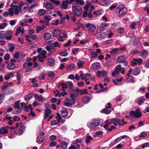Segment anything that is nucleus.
Wrapping results in <instances>:
<instances>
[{
    "mask_svg": "<svg viewBox=\"0 0 149 149\" xmlns=\"http://www.w3.org/2000/svg\"><path fill=\"white\" fill-rule=\"evenodd\" d=\"M87 30L90 33H93L95 30L96 26L93 24L90 23H87L85 25Z\"/></svg>",
    "mask_w": 149,
    "mask_h": 149,
    "instance_id": "nucleus-8",
    "label": "nucleus"
},
{
    "mask_svg": "<svg viewBox=\"0 0 149 149\" xmlns=\"http://www.w3.org/2000/svg\"><path fill=\"white\" fill-rule=\"evenodd\" d=\"M110 125V122L108 120H107L105 121V125L104 126V127L106 130H108L109 128H108V125Z\"/></svg>",
    "mask_w": 149,
    "mask_h": 149,
    "instance_id": "nucleus-50",
    "label": "nucleus"
},
{
    "mask_svg": "<svg viewBox=\"0 0 149 149\" xmlns=\"http://www.w3.org/2000/svg\"><path fill=\"white\" fill-rule=\"evenodd\" d=\"M46 13V11L43 9L39 10L38 12V14L40 16H42L44 15Z\"/></svg>",
    "mask_w": 149,
    "mask_h": 149,
    "instance_id": "nucleus-36",
    "label": "nucleus"
},
{
    "mask_svg": "<svg viewBox=\"0 0 149 149\" xmlns=\"http://www.w3.org/2000/svg\"><path fill=\"white\" fill-rule=\"evenodd\" d=\"M72 10L76 15H80L82 13V10L80 6L78 4H73L72 6Z\"/></svg>",
    "mask_w": 149,
    "mask_h": 149,
    "instance_id": "nucleus-3",
    "label": "nucleus"
},
{
    "mask_svg": "<svg viewBox=\"0 0 149 149\" xmlns=\"http://www.w3.org/2000/svg\"><path fill=\"white\" fill-rule=\"evenodd\" d=\"M108 74L107 71L104 70L98 71L96 73L97 76L98 77H106L107 76Z\"/></svg>",
    "mask_w": 149,
    "mask_h": 149,
    "instance_id": "nucleus-12",
    "label": "nucleus"
},
{
    "mask_svg": "<svg viewBox=\"0 0 149 149\" xmlns=\"http://www.w3.org/2000/svg\"><path fill=\"white\" fill-rule=\"evenodd\" d=\"M32 94L29 93L25 97L24 99L26 101H29L32 98Z\"/></svg>",
    "mask_w": 149,
    "mask_h": 149,
    "instance_id": "nucleus-42",
    "label": "nucleus"
},
{
    "mask_svg": "<svg viewBox=\"0 0 149 149\" xmlns=\"http://www.w3.org/2000/svg\"><path fill=\"white\" fill-rule=\"evenodd\" d=\"M100 123L99 120H95L91 123H88L87 125L90 128H94L98 126Z\"/></svg>",
    "mask_w": 149,
    "mask_h": 149,
    "instance_id": "nucleus-11",
    "label": "nucleus"
},
{
    "mask_svg": "<svg viewBox=\"0 0 149 149\" xmlns=\"http://www.w3.org/2000/svg\"><path fill=\"white\" fill-rule=\"evenodd\" d=\"M26 4L25 3H24L23 1H20L18 5L14 6L13 7L15 14L17 15L19 14V12L22 14L24 13L27 10L28 7L27 6H24L22 8V7Z\"/></svg>",
    "mask_w": 149,
    "mask_h": 149,
    "instance_id": "nucleus-1",
    "label": "nucleus"
},
{
    "mask_svg": "<svg viewBox=\"0 0 149 149\" xmlns=\"http://www.w3.org/2000/svg\"><path fill=\"white\" fill-rule=\"evenodd\" d=\"M107 36V34L106 32H102L101 33L100 35V37L102 39L105 38Z\"/></svg>",
    "mask_w": 149,
    "mask_h": 149,
    "instance_id": "nucleus-49",
    "label": "nucleus"
},
{
    "mask_svg": "<svg viewBox=\"0 0 149 149\" xmlns=\"http://www.w3.org/2000/svg\"><path fill=\"white\" fill-rule=\"evenodd\" d=\"M100 67V64L98 62L94 63L92 65V68L96 69Z\"/></svg>",
    "mask_w": 149,
    "mask_h": 149,
    "instance_id": "nucleus-33",
    "label": "nucleus"
},
{
    "mask_svg": "<svg viewBox=\"0 0 149 149\" xmlns=\"http://www.w3.org/2000/svg\"><path fill=\"white\" fill-rule=\"evenodd\" d=\"M75 65L72 64L68 66L66 68V69L68 70H70L71 69L74 68L75 67Z\"/></svg>",
    "mask_w": 149,
    "mask_h": 149,
    "instance_id": "nucleus-55",
    "label": "nucleus"
},
{
    "mask_svg": "<svg viewBox=\"0 0 149 149\" xmlns=\"http://www.w3.org/2000/svg\"><path fill=\"white\" fill-rule=\"evenodd\" d=\"M111 3V0H103L100 2V4L103 6H108Z\"/></svg>",
    "mask_w": 149,
    "mask_h": 149,
    "instance_id": "nucleus-17",
    "label": "nucleus"
},
{
    "mask_svg": "<svg viewBox=\"0 0 149 149\" xmlns=\"http://www.w3.org/2000/svg\"><path fill=\"white\" fill-rule=\"evenodd\" d=\"M21 106L22 107V108L23 109V108H24L25 110L27 111H28V109H28L27 107V106L26 105V104L24 103H22L21 104Z\"/></svg>",
    "mask_w": 149,
    "mask_h": 149,
    "instance_id": "nucleus-53",
    "label": "nucleus"
},
{
    "mask_svg": "<svg viewBox=\"0 0 149 149\" xmlns=\"http://www.w3.org/2000/svg\"><path fill=\"white\" fill-rule=\"evenodd\" d=\"M61 33V31L60 30L57 29L54 30L52 34L54 36L56 37L60 35Z\"/></svg>",
    "mask_w": 149,
    "mask_h": 149,
    "instance_id": "nucleus-22",
    "label": "nucleus"
},
{
    "mask_svg": "<svg viewBox=\"0 0 149 149\" xmlns=\"http://www.w3.org/2000/svg\"><path fill=\"white\" fill-rule=\"evenodd\" d=\"M109 25V23L102 22L98 26L97 29L100 31L104 30L105 28L108 26Z\"/></svg>",
    "mask_w": 149,
    "mask_h": 149,
    "instance_id": "nucleus-13",
    "label": "nucleus"
},
{
    "mask_svg": "<svg viewBox=\"0 0 149 149\" xmlns=\"http://www.w3.org/2000/svg\"><path fill=\"white\" fill-rule=\"evenodd\" d=\"M46 28V26H45L44 25H43L42 26H38L36 27V32L37 33H38L40 31H41L42 30H43Z\"/></svg>",
    "mask_w": 149,
    "mask_h": 149,
    "instance_id": "nucleus-28",
    "label": "nucleus"
},
{
    "mask_svg": "<svg viewBox=\"0 0 149 149\" xmlns=\"http://www.w3.org/2000/svg\"><path fill=\"white\" fill-rule=\"evenodd\" d=\"M69 4L67 0H65L63 1L60 6L61 8L63 10H65L68 8V4Z\"/></svg>",
    "mask_w": 149,
    "mask_h": 149,
    "instance_id": "nucleus-19",
    "label": "nucleus"
},
{
    "mask_svg": "<svg viewBox=\"0 0 149 149\" xmlns=\"http://www.w3.org/2000/svg\"><path fill=\"white\" fill-rule=\"evenodd\" d=\"M146 100L145 98L143 97H141L139 98L138 103L139 105H141Z\"/></svg>",
    "mask_w": 149,
    "mask_h": 149,
    "instance_id": "nucleus-41",
    "label": "nucleus"
},
{
    "mask_svg": "<svg viewBox=\"0 0 149 149\" xmlns=\"http://www.w3.org/2000/svg\"><path fill=\"white\" fill-rule=\"evenodd\" d=\"M33 65V63L31 62H25L23 64V66L24 68H25L27 67H31Z\"/></svg>",
    "mask_w": 149,
    "mask_h": 149,
    "instance_id": "nucleus-40",
    "label": "nucleus"
},
{
    "mask_svg": "<svg viewBox=\"0 0 149 149\" xmlns=\"http://www.w3.org/2000/svg\"><path fill=\"white\" fill-rule=\"evenodd\" d=\"M51 36V34L49 33H45L43 35V38L45 40L49 39Z\"/></svg>",
    "mask_w": 149,
    "mask_h": 149,
    "instance_id": "nucleus-30",
    "label": "nucleus"
},
{
    "mask_svg": "<svg viewBox=\"0 0 149 149\" xmlns=\"http://www.w3.org/2000/svg\"><path fill=\"white\" fill-rule=\"evenodd\" d=\"M43 6L47 10L53 8V6L52 4L48 2L44 3L43 4Z\"/></svg>",
    "mask_w": 149,
    "mask_h": 149,
    "instance_id": "nucleus-23",
    "label": "nucleus"
},
{
    "mask_svg": "<svg viewBox=\"0 0 149 149\" xmlns=\"http://www.w3.org/2000/svg\"><path fill=\"white\" fill-rule=\"evenodd\" d=\"M21 103H20L19 101H17L15 103L13 106V107L14 108L18 109V110L16 111V113H14L13 112V113L15 114H19L21 113V111L23 110L22 107L21 106Z\"/></svg>",
    "mask_w": 149,
    "mask_h": 149,
    "instance_id": "nucleus-5",
    "label": "nucleus"
},
{
    "mask_svg": "<svg viewBox=\"0 0 149 149\" xmlns=\"http://www.w3.org/2000/svg\"><path fill=\"white\" fill-rule=\"evenodd\" d=\"M90 76V74L89 73H86V74H80V77L81 79L83 80L88 77Z\"/></svg>",
    "mask_w": 149,
    "mask_h": 149,
    "instance_id": "nucleus-26",
    "label": "nucleus"
},
{
    "mask_svg": "<svg viewBox=\"0 0 149 149\" xmlns=\"http://www.w3.org/2000/svg\"><path fill=\"white\" fill-rule=\"evenodd\" d=\"M56 118L57 120L58 123L59 124L61 119V117L60 115L59 114L57 113V116L56 117Z\"/></svg>",
    "mask_w": 149,
    "mask_h": 149,
    "instance_id": "nucleus-58",
    "label": "nucleus"
},
{
    "mask_svg": "<svg viewBox=\"0 0 149 149\" xmlns=\"http://www.w3.org/2000/svg\"><path fill=\"white\" fill-rule=\"evenodd\" d=\"M147 136V133L144 132H141L139 135V138H144Z\"/></svg>",
    "mask_w": 149,
    "mask_h": 149,
    "instance_id": "nucleus-61",
    "label": "nucleus"
},
{
    "mask_svg": "<svg viewBox=\"0 0 149 149\" xmlns=\"http://www.w3.org/2000/svg\"><path fill=\"white\" fill-rule=\"evenodd\" d=\"M90 50L91 51V57L92 58H94L97 56V55L96 52L93 51L92 49Z\"/></svg>",
    "mask_w": 149,
    "mask_h": 149,
    "instance_id": "nucleus-32",
    "label": "nucleus"
},
{
    "mask_svg": "<svg viewBox=\"0 0 149 149\" xmlns=\"http://www.w3.org/2000/svg\"><path fill=\"white\" fill-rule=\"evenodd\" d=\"M9 127L7 126L0 128V135L1 134H6L8 132V130Z\"/></svg>",
    "mask_w": 149,
    "mask_h": 149,
    "instance_id": "nucleus-14",
    "label": "nucleus"
},
{
    "mask_svg": "<svg viewBox=\"0 0 149 149\" xmlns=\"http://www.w3.org/2000/svg\"><path fill=\"white\" fill-rule=\"evenodd\" d=\"M119 51V49L118 48H114L112 49L110 52L111 54H114L116 53Z\"/></svg>",
    "mask_w": 149,
    "mask_h": 149,
    "instance_id": "nucleus-43",
    "label": "nucleus"
},
{
    "mask_svg": "<svg viewBox=\"0 0 149 149\" xmlns=\"http://www.w3.org/2000/svg\"><path fill=\"white\" fill-rule=\"evenodd\" d=\"M19 53L18 52H16L13 56V57L16 59H18L19 57Z\"/></svg>",
    "mask_w": 149,
    "mask_h": 149,
    "instance_id": "nucleus-64",
    "label": "nucleus"
},
{
    "mask_svg": "<svg viewBox=\"0 0 149 149\" xmlns=\"http://www.w3.org/2000/svg\"><path fill=\"white\" fill-rule=\"evenodd\" d=\"M12 32L11 30H8L6 31V37L7 40H11L13 38L12 35Z\"/></svg>",
    "mask_w": 149,
    "mask_h": 149,
    "instance_id": "nucleus-20",
    "label": "nucleus"
},
{
    "mask_svg": "<svg viewBox=\"0 0 149 149\" xmlns=\"http://www.w3.org/2000/svg\"><path fill=\"white\" fill-rule=\"evenodd\" d=\"M148 55V52L146 50H143L142 51L140 56L143 58L146 59Z\"/></svg>",
    "mask_w": 149,
    "mask_h": 149,
    "instance_id": "nucleus-27",
    "label": "nucleus"
},
{
    "mask_svg": "<svg viewBox=\"0 0 149 149\" xmlns=\"http://www.w3.org/2000/svg\"><path fill=\"white\" fill-rule=\"evenodd\" d=\"M111 123H113L114 125L111 126V128L108 129V130L110 132L112 131L113 129H114L116 128V126L117 124L119 125H121L120 120L116 118H114L110 122Z\"/></svg>",
    "mask_w": 149,
    "mask_h": 149,
    "instance_id": "nucleus-4",
    "label": "nucleus"
},
{
    "mask_svg": "<svg viewBox=\"0 0 149 149\" xmlns=\"http://www.w3.org/2000/svg\"><path fill=\"white\" fill-rule=\"evenodd\" d=\"M37 52L38 53V55L46 56L47 54V52L45 50H42V48H40L38 49Z\"/></svg>",
    "mask_w": 149,
    "mask_h": 149,
    "instance_id": "nucleus-21",
    "label": "nucleus"
},
{
    "mask_svg": "<svg viewBox=\"0 0 149 149\" xmlns=\"http://www.w3.org/2000/svg\"><path fill=\"white\" fill-rule=\"evenodd\" d=\"M44 119L45 120L49 116V115L51 113V111L49 109L46 108L44 110Z\"/></svg>",
    "mask_w": 149,
    "mask_h": 149,
    "instance_id": "nucleus-16",
    "label": "nucleus"
},
{
    "mask_svg": "<svg viewBox=\"0 0 149 149\" xmlns=\"http://www.w3.org/2000/svg\"><path fill=\"white\" fill-rule=\"evenodd\" d=\"M50 1L51 2L57 6L60 5L61 4V2L58 0H50Z\"/></svg>",
    "mask_w": 149,
    "mask_h": 149,
    "instance_id": "nucleus-47",
    "label": "nucleus"
},
{
    "mask_svg": "<svg viewBox=\"0 0 149 149\" xmlns=\"http://www.w3.org/2000/svg\"><path fill=\"white\" fill-rule=\"evenodd\" d=\"M68 146V143L65 141H63L61 142V146L64 149L67 148Z\"/></svg>",
    "mask_w": 149,
    "mask_h": 149,
    "instance_id": "nucleus-45",
    "label": "nucleus"
},
{
    "mask_svg": "<svg viewBox=\"0 0 149 149\" xmlns=\"http://www.w3.org/2000/svg\"><path fill=\"white\" fill-rule=\"evenodd\" d=\"M130 115L135 118H139L142 116V113L139 109H138L135 111H130Z\"/></svg>",
    "mask_w": 149,
    "mask_h": 149,
    "instance_id": "nucleus-6",
    "label": "nucleus"
},
{
    "mask_svg": "<svg viewBox=\"0 0 149 149\" xmlns=\"http://www.w3.org/2000/svg\"><path fill=\"white\" fill-rule=\"evenodd\" d=\"M61 47L60 45L59 44L58 42L57 41L54 42L53 44L52 48V49H54V47Z\"/></svg>",
    "mask_w": 149,
    "mask_h": 149,
    "instance_id": "nucleus-57",
    "label": "nucleus"
},
{
    "mask_svg": "<svg viewBox=\"0 0 149 149\" xmlns=\"http://www.w3.org/2000/svg\"><path fill=\"white\" fill-rule=\"evenodd\" d=\"M48 76L51 78H54L55 77V74L52 71H49L47 73Z\"/></svg>",
    "mask_w": 149,
    "mask_h": 149,
    "instance_id": "nucleus-48",
    "label": "nucleus"
},
{
    "mask_svg": "<svg viewBox=\"0 0 149 149\" xmlns=\"http://www.w3.org/2000/svg\"><path fill=\"white\" fill-rule=\"evenodd\" d=\"M78 3L80 5H83L84 4V1L81 0H76L75 3L74 4H78Z\"/></svg>",
    "mask_w": 149,
    "mask_h": 149,
    "instance_id": "nucleus-56",
    "label": "nucleus"
},
{
    "mask_svg": "<svg viewBox=\"0 0 149 149\" xmlns=\"http://www.w3.org/2000/svg\"><path fill=\"white\" fill-rule=\"evenodd\" d=\"M127 77L126 78V81L128 82H131L133 81L134 80L133 77L130 75L127 76Z\"/></svg>",
    "mask_w": 149,
    "mask_h": 149,
    "instance_id": "nucleus-46",
    "label": "nucleus"
},
{
    "mask_svg": "<svg viewBox=\"0 0 149 149\" xmlns=\"http://www.w3.org/2000/svg\"><path fill=\"white\" fill-rule=\"evenodd\" d=\"M6 31L5 32L4 31H0V39H3L5 38L6 36Z\"/></svg>",
    "mask_w": 149,
    "mask_h": 149,
    "instance_id": "nucleus-38",
    "label": "nucleus"
},
{
    "mask_svg": "<svg viewBox=\"0 0 149 149\" xmlns=\"http://www.w3.org/2000/svg\"><path fill=\"white\" fill-rule=\"evenodd\" d=\"M79 90L77 88L76 89V90H71L70 91V97L75 100L76 97L78 95V92Z\"/></svg>",
    "mask_w": 149,
    "mask_h": 149,
    "instance_id": "nucleus-10",
    "label": "nucleus"
},
{
    "mask_svg": "<svg viewBox=\"0 0 149 149\" xmlns=\"http://www.w3.org/2000/svg\"><path fill=\"white\" fill-rule=\"evenodd\" d=\"M25 126H22L19 130V133L17 132L16 133L17 135H21L25 131Z\"/></svg>",
    "mask_w": 149,
    "mask_h": 149,
    "instance_id": "nucleus-29",
    "label": "nucleus"
},
{
    "mask_svg": "<svg viewBox=\"0 0 149 149\" xmlns=\"http://www.w3.org/2000/svg\"><path fill=\"white\" fill-rule=\"evenodd\" d=\"M16 65L12 63H9L7 65V68L10 70L15 69L16 68Z\"/></svg>",
    "mask_w": 149,
    "mask_h": 149,
    "instance_id": "nucleus-25",
    "label": "nucleus"
},
{
    "mask_svg": "<svg viewBox=\"0 0 149 149\" xmlns=\"http://www.w3.org/2000/svg\"><path fill=\"white\" fill-rule=\"evenodd\" d=\"M91 4V2H89L88 4H86L85 6L84 9L86 11H88L90 5Z\"/></svg>",
    "mask_w": 149,
    "mask_h": 149,
    "instance_id": "nucleus-60",
    "label": "nucleus"
},
{
    "mask_svg": "<svg viewBox=\"0 0 149 149\" xmlns=\"http://www.w3.org/2000/svg\"><path fill=\"white\" fill-rule=\"evenodd\" d=\"M93 139V138L91 136H87L86 137V138L85 140L87 144H88V143L90 142V140H92Z\"/></svg>",
    "mask_w": 149,
    "mask_h": 149,
    "instance_id": "nucleus-51",
    "label": "nucleus"
},
{
    "mask_svg": "<svg viewBox=\"0 0 149 149\" xmlns=\"http://www.w3.org/2000/svg\"><path fill=\"white\" fill-rule=\"evenodd\" d=\"M59 54L63 56H67L68 54L66 52L63 51L59 53Z\"/></svg>",
    "mask_w": 149,
    "mask_h": 149,
    "instance_id": "nucleus-63",
    "label": "nucleus"
},
{
    "mask_svg": "<svg viewBox=\"0 0 149 149\" xmlns=\"http://www.w3.org/2000/svg\"><path fill=\"white\" fill-rule=\"evenodd\" d=\"M140 73V70L139 68H136L133 70L132 72V74L134 75L139 74Z\"/></svg>",
    "mask_w": 149,
    "mask_h": 149,
    "instance_id": "nucleus-37",
    "label": "nucleus"
},
{
    "mask_svg": "<svg viewBox=\"0 0 149 149\" xmlns=\"http://www.w3.org/2000/svg\"><path fill=\"white\" fill-rule=\"evenodd\" d=\"M47 64L49 66L52 67L55 65V61L53 58L48 59L47 62Z\"/></svg>",
    "mask_w": 149,
    "mask_h": 149,
    "instance_id": "nucleus-18",
    "label": "nucleus"
},
{
    "mask_svg": "<svg viewBox=\"0 0 149 149\" xmlns=\"http://www.w3.org/2000/svg\"><path fill=\"white\" fill-rule=\"evenodd\" d=\"M3 94L4 95H8L13 93L14 91L13 89L11 88L5 89L3 90H1Z\"/></svg>",
    "mask_w": 149,
    "mask_h": 149,
    "instance_id": "nucleus-15",
    "label": "nucleus"
},
{
    "mask_svg": "<svg viewBox=\"0 0 149 149\" xmlns=\"http://www.w3.org/2000/svg\"><path fill=\"white\" fill-rule=\"evenodd\" d=\"M46 58V56L38 55V61L41 62H43L44 61V59Z\"/></svg>",
    "mask_w": 149,
    "mask_h": 149,
    "instance_id": "nucleus-34",
    "label": "nucleus"
},
{
    "mask_svg": "<svg viewBox=\"0 0 149 149\" xmlns=\"http://www.w3.org/2000/svg\"><path fill=\"white\" fill-rule=\"evenodd\" d=\"M105 64L107 67H110L112 65L113 63L111 61H108L106 62Z\"/></svg>",
    "mask_w": 149,
    "mask_h": 149,
    "instance_id": "nucleus-62",
    "label": "nucleus"
},
{
    "mask_svg": "<svg viewBox=\"0 0 149 149\" xmlns=\"http://www.w3.org/2000/svg\"><path fill=\"white\" fill-rule=\"evenodd\" d=\"M54 93L55 94V96L56 97H60L61 96L60 92L57 89H56V91H54Z\"/></svg>",
    "mask_w": 149,
    "mask_h": 149,
    "instance_id": "nucleus-52",
    "label": "nucleus"
},
{
    "mask_svg": "<svg viewBox=\"0 0 149 149\" xmlns=\"http://www.w3.org/2000/svg\"><path fill=\"white\" fill-rule=\"evenodd\" d=\"M7 26L6 23H3L0 24V30L4 29Z\"/></svg>",
    "mask_w": 149,
    "mask_h": 149,
    "instance_id": "nucleus-59",
    "label": "nucleus"
},
{
    "mask_svg": "<svg viewBox=\"0 0 149 149\" xmlns=\"http://www.w3.org/2000/svg\"><path fill=\"white\" fill-rule=\"evenodd\" d=\"M60 85L61 86L63 91H65V89L68 88V86L66 84L62 83L60 84Z\"/></svg>",
    "mask_w": 149,
    "mask_h": 149,
    "instance_id": "nucleus-44",
    "label": "nucleus"
},
{
    "mask_svg": "<svg viewBox=\"0 0 149 149\" xmlns=\"http://www.w3.org/2000/svg\"><path fill=\"white\" fill-rule=\"evenodd\" d=\"M84 62L81 61H79L77 62V64L79 68L83 67V65Z\"/></svg>",
    "mask_w": 149,
    "mask_h": 149,
    "instance_id": "nucleus-54",
    "label": "nucleus"
},
{
    "mask_svg": "<svg viewBox=\"0 0 149 149\" xmlns=\"http://www.w3.org/2000/svg\"><path fill=\"white\" fill-rule=\"evenodd\" d=\"M117 61L118 63H123L125 66L128 63V61L126 60L125 57L123 55L118 56L117 59Z\"/></svg>",
    "mask_w": 149,
    "mask_h": 149,
    "instance_id": "nucleus-7",
    "label": "nucleus"
},
{
    "mask_svg": "<svg viewBox=\"0 0 149 149\" xmlns=\"http://www.w3.org/2000/svg\"><path fill=\"white\" fill-rule=\"evenodd\" d=\"M34 97L38 101L41 102L42 101H45V100L41 96H38L36 94H34Z\"/></svg>",
    "mask_w": 149,
    "mask_h": 149,
    "instance_id": "nucleus-24",
    "label": "nucleus"
},
{
    "mask_svg": "<svg viewBox=\"0 0 149 149\" xmlns=\"http://www.w3.org/2000/svg\"><path fill=\"white\" fill-rule=\"evenodd\" d=\"M11 77H13V73L10 72L4 76V78L6 80H8Z\"/></svg>",
    "mask_w": 149,
    "mask_h": 149,
    "instance_id": "nucleus-39",
    "label": "nucleus"
},
{
    "mask_svg": "<svg viewBox=\"0 0 149 149\" xmlns=\"http://www.w3.org/2000/svg\"><path fill=\"white\" fill-rule=\"evenodd\" d=\"M71 99H70L68 98H66L64 102V105L66 106L70 107L74 104L75 102V100L72 98H71Z\"/></svg>",
    "mask_w": 149,
    "mask_h": 149,
    "instance_id": "nucleus-9",
    "label": "nucleus"
},
{
    "mask_svg": "<svg viewBox=\"0 0 149 149\" xmlns=\"http://www.w3.org/2000/svg\"><path fill=\"white\" fill-rule=\"evenodd\" d=\"M91 97L88 96H85L83 98V101L85 103H87L91 100Z\"/></svg>",
    "mask_w": 149,
    "mask_h": 149,
    "instance_id": "nucleus-31",
    "label": "nucleus"
},
{
    "mask_svg": "<svg viewBox=\"0 0 149 149\" xmlns=\"http://www.w3.org/2000/svg\"><path fill=\"white\" fill-rule=\"evenodd\" d=\"M61 113L63 117H65L68 114V112L65 109H63L61 110Z\"/></svg>",
    "mask_w": 149,
    "mask_h": 149,
    "instance_id": "nucleus-35",
    "label": "nucleus"
},
{
    "mask_svg": "<svg viewBox=\"0 0 149 149\" xmlns=\"http://www.w3.org/2000/svg\"><path fill=\"white\" fill-rule=\"evenodd\" d=\"M127 12V9L123 4L118 5L115 10L116 13L118 14V17L120 18L123 17Z\"/></svg>",
    "mask_w": 149,
    "mask_h": 149,
    "instance_id": "nucleus-2",
    "label": "nucleus"
}]
</instances>
